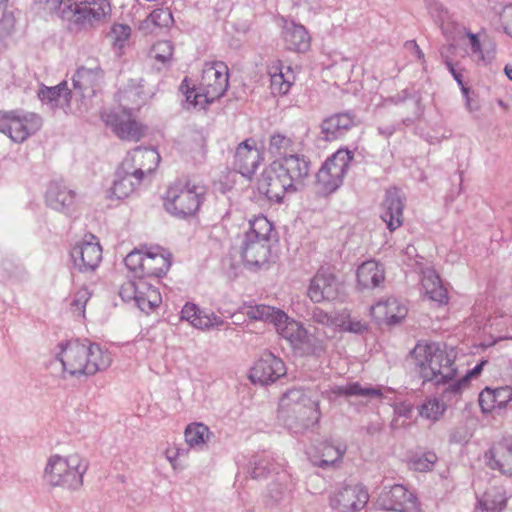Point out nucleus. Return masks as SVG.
<instances>
[{"mask_svg":"<svg viewBox=\"0 0 512 512\" xmlns=\"http://www.w3.org/2000/svg\"><path fill=\"white\" fill-rule=\"evenodd\" d=\"M149 19L157 27H168L173 22L172 12L169 8H157L154 9Z\"/></svg>","mask_w":512,"mask_h":512,"instance_id":"603ef678","label":"nucleus"},{"mask_svg":"<svg viewBox=\"0 0 512 512\" xmlns=\"http://www.w3.org/2000/svg\"><path fill=\"white\" fill-rule=\"evenodd\" d=\"M283 171L274 160L263 170L258 179L260 193L276 203H280L287 192L297 191L290 178Z\"/></svg>","mask_w":512,"mask_h":512,"instance_id":"9d476101","label":"nucleus"},{"mask_svg":"<svg viewBox=\"0 0 512 512\" xmlns=\"http://www.w3.org/2000/svg\"><path fill=\"white\" fill-rule=\"evenodd\" d=\"M88 462L78 453L66 457L55 454L48 458L44 477L53 487L77 490L83 485Z\"/></svg>","mask_w":512,"mask_h":512,"instance_id":"20e7f679","label":"nucleus"},{"mask_svg":"<svg viewBox=\"0 0 512 512\" xmlns=\"http://www.w3.org/2000/svg\"><path fill=\"white\" fill-rule=\"evenodd\" d=\"M62 95L66 99H68V96L71 95V91L68 89L66 81H63L53 87H47L43 85L38 92L39 99L42 102L50 104L51 106H56L58 104L59 98Z\"/></svg>","mask_w":512,"mask_h":512,"instance_id":"ea45409f","label":"nucleus"},{"mask_svg":"<svg viewBox=\"0 0 512 512\" xmlns=\"http://www.w3.org/2000/svg\"><path fill=\"white\" fill-rule=\"evenodd\" d=\"M135 108L121 106L105 109L101 112L103 122L111 128H141L135 115Z\"/></svg>","mask_w":512,"mask_h":512,"instance_id":"bb28decb","label":"nucleus"},{"mask_svg":"<svg viewBox=\"0 0 512 512\" xmlns=\"http://www.w3.org/2000/svg\"><path fill=\"white\" fill-rule=\"evenodd\" d=\"M7 135L13 142L21 143L25 141L30 135V130H0Z\"/></svg>","mask_w":512,"mask_h":512,"instance_id":"69168bd1","label":"nucleus"},{"mask_svg":"<svg viewBox=\"0 0 512 512\" xmlns=\"http://www.w3.org/2000/svg\"><path fill=\"white\" fill-rule=\"evenodd\" d=\"M358 285L363 289L379 287L385 280L383 266L375 260L363 262L357 269Z\"/></svg>","mask_w":512,"mask_h":512,"instance_id":"cd10ccee","label":"nucleus"},{"mask_svg":"<svg viewBox=\"0 0 512 512\" xmlns=\"http://www.w3.org/2000/svg\"><path fill=\"white\" fill-rule=\"evenodd\" d=\"M377 505L386 511L419 512L420 510L416 496L400 484L385 487L378 496Z\"/></svg>","mask_w":512,"mask_h":512,"instance_id":"ddd939ff","label":"nucleus"},{"mask_svg":"<svg viewBox=\"0 0 512 512\" xmlns=\"http://www.w3.org/2000/svg\"><path fill=\"white\" fill-rule=\"evenodd\" d=\"M445 410L446 405L443 401L437 398H429L419 407V414L425 419L437 421L442 417Z\"/></svg>","mask_w":512,"mask_h":512,"instance_id":"37998d69","label":"nucleus"},{"mask_svg":"<svg viewBox=\"0 0 512 512\" xmlns=\"http://www.w3.org/2000/svg\"><path fill=\"white\" fill-rule=\"evenodd\" d=\"M310 342L304 343L300 345L301 347H306L309 353L315 356H321L325 352V343L323 339H320L314 335L309 334Z\"/></svg>","mask_w":512,"mask_h":512,"instance_id":"4d7b16f0","label":"nucleus"},{"mask_svg":"<svg viewBox=\"0 0 512 512\" xmlns=\"http://www.w3.org/2000/svg\"><path fill=\"white\" fill-rule=\"evenodd\" d=\"M68 8L73 12L74 22L82 25L100 21L111 10L107 0H71Z\"/></svg>","mask_w":512,"mask_h":512,"instance_id":"2eb2a0df","label":"nucleus"},{"mask_svg":"<svg viewBox=\"0 0 512 512\" xmlns=\"http://www.w3.org/2000/svg\"><path fill=\"white\" fill-rule=\"evenodd\" d=\"M404 202L397 188L387 190L382 204L381 219L390 231L396 230L403 223Z\"/></svg>","mask_w":512,"mask_h":512,"instance_id":"412c9836","label":"nucleus"},{"mask_svg":"<svg viewBox=\"0 0 512 512\" xmlns=\"http://www.w3.org/2000/svg\"><path fill=\"white\" fill-rule=\"evenodd\" d=\"M352 160V152L345 149L328 157L316 173L317 192L325 197L335 193L342 186Z\"/></svg>","mask_w":512,"mask_h":512,"instance_id":"6e6552de","label":"nucleus"},{"mask_svg":"<svg viewBox=\"0 0 512 512\" xmlns=\"http://www.w3.org/2000/svg\"><path fill=\"white\" fill-rule=\"evenodd\" d=\"M369 501L367 490L360 484H345L329 495V506L338 512H359Z\"/></svg>","mask_w":512,"mask_h":512,"instance_id":"9b49d317","label":"nucleus"},{"mask_svg":"<svg viewBox=\"0 0 512 512\" xmlns=\"http://www.w3.org/2000/svg\"><path fill=\"white\" fill-rule=\"evenodd\" d=\"M361 125L360 119L352 112H341L326 117L321 128H351Z\"/></svg>","mask_w":512,"mask_h":512,"instance_id":"a19ab883","label":"nucleus"},{"mask_svg":"<svg viewBox=\"0 0 512 512\" xmlns=\"http://www.w3.org/2000/svg\"><path fill=\"white\" fill-rule=\"evenodd\" d=\"M250 465V475L256 480L264 479L272 473L280 472L278 465L268 456L255 457L250 462Z\"/></svg>","mask_w":512,"mask_h":512,"instance_id":"58836bf2","label":"nucleus"},{"mask_svg":"<svg viewBox=\"0 0 512 512\" xmlns=\"http://www.w3.org/2000/svg\"><path fill=\"white\" fill-rule=\"evenodd\" d=\"M206 188L194 181H177L170 185L163 197V205L172 216L185 219L194 216L202 205Z\"/></svg>","mask_w":512,"mask_h":512,"instance_id":"39448f33","label":"nucleus"},{"mask_svg":"<svg viewBox=\"0 0 512 512\" xmlns=\"http://www.w3.org/2000/svg\"><path fill=\"white\" fill-rule=\"evenodd\" d=\"M145 274L146 277L160 278L166 274L171 266L170 255L157 248L156 251H148L145 253Z\"/></svg>","mask_w":512,"mask_h":512,"instance_id":"7c9ffc66","label":"nucleus"},{"mask_svg":"<svg viewBox=\"0 0 512 512\" xmlns=\"http://www.w3.org/2000/svg\"><path fill=\"white\" fill-rule=\"evenodd\" d=\"M343 329L345 331H349L352 333L361 334L368 329V326L365 322H362L360 320L351 319L348 322L343 324Z\"/></svg>","mask_w":512,"mask_h":512,"instance_id":"0e129e2a","label":"nucleus"},{"mask_svg":"<svg viewBox=\"0 0 512 512\" xmlns=\"http://www.w3.org/2000/svg\"><path fill=\"white\" fill-rule=\"evenodd\" d=\"M74 268L80 272H92L102 260V248L99 243L82 242L71 250Z\"/></svg>","mask_w":512,"mask_h":512,"instance_id":"aec40b11","label":"nucleus"},{"mask_svg":"<svg viewBox=\"0 0 512 512\" xmlns=\"http://www.w3.org/2000/svg\"><path fill=\"white\" fill-rule=\"evenodd\" d=\"M116 136L128 142H137L143 137V130H113Z\"/></svg>","mask_w":512,"mask_h":512,"instance_id":"052dcab7","label":"nucleus"},{"mask_svg":"<svg viewBox=\"0 0 512 512\" xmlns=\"http://www.w3.org/2000/svg\"><path fill=\"white\" fill-rule=\"evenodd\" d=\"M426 7L435 23L439 25L443 33H446L447 29L445 28V24L449 23L450 20L448 10L437 0H426Z\"/></svg>","mask_w":512,"mask_h":512,"instance_id":"c03bdc74","label":"nucleus"},{"mask_svg":"<svg viewBox=\"0 0 512 512\" xmlns=\"http://www.w3.org/2000/svg\"><path fill=\"white\" fill-rule=\"evenodd\" d=\"M283 172L292 181V185L298 190L304 185V181L310 176L311 161L302 154H289L275 160Z\"/></svg>","mask_w":512,"mask_h":512,"instance_id":"a211bd4d","label":"nucleus"},{"mask_svg":"<svg viewBox=\"0 0 512 512\" xmlns=\"http://www.w3.org/2000/svg\"><path fill=\"white\" fill-rule=\"evenodd\" d=\"M495 394V401L497 408L504 407L509 401L512 400V387L504 386L493 389Z\"/></svg>","mask_w":512,"mask_h":512,"instance_id":"13d9d810","label":"nucleus"},{"mask_svg":"<svg viewBox=\"0 0 512 512\" xmlns=\"http://www.w3.org/2000/svg\"><path fill=\"white\" fill-rule=\"evenodd\" d=\"M371 315L380 323L394 325L406 317L407 308L396 298L390 297L372 306Z\"/></svg>","mask_w":512,"mask_h":512,"instance_id":"5701e85b","label":"nucleus"},{"mask_svg":"<svg viewBox=\"0 0 512 512\" xmlns=\"http://www.w3.org/2000/svg\"><path fill=\"white\" fill-rule=\"evenodd\" d=\"M320 392L316 388L289 389L280 400V407L286 411V427L298 433L316 424L321 416Z\"/></svg>","mask_w":512,"mask_h":512,"instance_id":"7ed1b4c3","label":"nucleus"},{"mask_svg":"<svg viewBox=\"0 0 512 512\" xmlns=\"http://www.w3.org/2000/svg\"><path fill=\"white\" fill-rule=\"evenodd\" d=\"M46 203L54 210L69 213L75 204L76 193L61 182L53 181L46 191Z\"/></svg>","mask_w":512,"mask_h":512,"instance_id":"b1692460","label":"nucleus"},{"mask_svg":"<svg viewBox=\"0 0 512 512\" xmlns=\"http://www.w3.org/2000/svg\"><path fill=\"white\" fill-rule=\"evenodd\" d=\"M486 465L503 475L512 476V439L503 438L485 452Z\"/></svg>","mask_w":512,"mask_h":512,"instance_id":"f3484780","label":"nucleus"},{"mask_svg":"<svg viewBox=\"0 0 512 512\" xmlns=\"http://www.w3.org/2000/svg\"><path fill=\"white\" fill-rule=\"evenodd\" d=\"M495 400L496 399L493 389L488 387L479 394V405L483 412H490L497 408Z\"/></svg>","mask_w":512,"mask_h":512,"instance_id":"6e6d98bb","label":"nucleus"},{"mask_svg":"<svg viewBox=\"0 0 512 512\" xmlns=\"http://www.w3.org/2000/svg\"><path fill=\"white\" fill-rule=\"evenodd\" d=\"M247 316L250 319L262 320L274 324L277 332L294 346L310 342V336L302 323L290 318L282 310L268 305L249 307Z\"/></svg>","mask_w":512,"mask_h":512,"instance_id":"0eeeda50","label":"nucleus"},{"mask_svg":"<svg viewBox=\"0 0 512 512\" xmlns=\"http://www.w3.org/2000/svg\"><path fill=\"white\" fill-rule=\"evenodd\" d=\"M104 78V71L95 61L90 66H82L77 69L73 76V88L79 91L81 96L94 95L95 88L99 86Z\"/></svg>","mask_w":512,"mask_h":512,"instance_id":"4be33fe9","label":"nucleus"},{"mask_svg":"<svg viewBox=\"0 0 512 512\" xmlns=\"http://www.w3.org/2000/svg\"><path fill=\"white\" fill-rule=\"evenodd\" d=\"M293 146L294 140L292 137L278 131L270 136L268 149L270 153L284 157L293 151Z\"/></svg>","mask_w":512,"mask_h":512,"instance_id":"79ce46f5","label":"nucleus"},{"mask_svg":"<svg viewBox=\"0 0 512 512\" xmlns=\"http://www.w3.org/2000/svg\"><path fill=\"white\" fill-rule=\"evenodd\" d=\"M311 320L314 322V323H317L319 325H322L323 327H328V328H332V327H335L338 325L337 323V319L328 314L327 312H325L324 310H322L321 308H318V307H314L312 310H311Z\"/></svg>","mask_w":512,"mask_h":512,"instance_id":"864d4df0","label":"nucleus"},{"mask_svg":"<svg viewBox=\"0 0 512 512\" xmlns=\"http://www.w3.org/2000/svg\"><path fill=\"white\" fill-rule=\"evenodd\" d=\"M285 374L284 362L274 354L266 352L251 368L249 378L253 383L268 385Z\"/></svg>","mask_w":512,"mask_h":512,"instance_id":"4468645a","label":"nucleus"},{"mask_svg":"<svg viewBox=\"0 0 512 512\" xmlns=\"http://www.w3.org/2000/svg\"><path fill=\"white\" fill-rule=\"evenodd\" d=\"M338 292L339 284L336 277L320 270L311 279L307 294L314 303H320L324 300H334Z\"/></svg>","mask_w":512,"mask_h":512,"instance_id":"6ab92c4d","label":"nucleus"},{"mask_svg":"<svg viewBox=\"0 0 512 512\" xmlns=\"http://www.w3.org/2000/svg\"><path fill=\"white\" fill-rule=\"evenodd\" d=\"M272 223L263 215L249 221L241 244V256L249 266H261L268 261L271 246Z\"/></svg>","mask_w":512,"mask_h":512,"instance_id":"423d86ee","label":"nucleus"},{"mask_svg":"<svg viewBox=\"0 0 512 512\" xmlns=\"http://www.w3.org/2000/svg\"><path fill=\"white\" fill-rule=\"evenodd\" d=\"M347 446L344 443L333 444L325 441L321 444L319 461L314 464L322 469L336 468L342 462Z\"/></svg>","mask_w":512,"mask_h":512,"instance_id":"c756f323","label":"nucleus"},{"mask_svg":"<svg viewBox=\"0 0 512 512\" xmlns=\"http://www.w3.org/2000/svg\"><path fill=\"white\" fill-rule=\"evenodd\" d=\"M145 290L143 278H137L134 281H127L120 287L119 295L125 302L134 301L137 305L138 291Z\"/></svg>","mask_w":512,"mask_h":512,"instance_id":"de8ad7c7","label":"nucleus"},{"mask_svg":"<svg viewBox=\"0 0 512 512\" xmlns=\"http://www.w3.org/2000/svg\"><path fill=\"white\" fill-rule=\"evenodd\" d=\"M142 182V179L134 178V174L127 173L124 170V165L121 163L115 173L113 185L109 190V198L118 200L128 198Z\"/></svg>","mask_w":512,"mask_h":512,"instance_id":"a878e982","label":"nucleus"},{"mask_svg":"<svg viewBox=\"0 0 512 512\" xmlns=\"http://www.w3.org/2000/svg\"><path fill=\"white\" fill-rule=\"evenodd\" d=\"M436 461V454L434 452H427L412 458L410 460V467L416 471L425 472L431 470Z\"/></svg>","mask_w":512,"mask_h":512,"instance_id":"3c124183","label":"nucleus"},{"mask_svg":"<svg viewBox=\"0 0 512 512\" xmlns=\"http://www.w3.org/2000/svg\"><path fill=\"white\" fill-rule=\"evenodd\" d=\"M468 384L466 378H462L456 382L451 383L443 392L445 397H448L449 394H453L454 396L459 395L464 386Z\"/></svg>","mask_w":512,"mask_h":512,"instance_id":"338daca9","label":"nucleus"},{"mask_svg":"<svg viewBox=\"0 0 512 512\" xmlns=\"http://www.w3.org/2000/svg\"><path fill=\"white\" fill-rule=\"evenodd\" d=\"M332 393L337 396L376 398L382 396V391L374 387H362L358 382L347 383L332 388Z\"/></svg>","mask_w":512,"mask_h":512,"instance_id":"c9c22d12","label":"nucleus"},{"mask_svg":"<svg viewBox=\"0 0 512 512\" xmlns=\"http://www.w3.org/2000/svg\"><path fill=\"white\" fill-rule=\"evenodd\" d=\"M209 428L202 423H193L185 429V441L190 448L202 449L209 438Z\"/></svg>","mask_w":512,"mask_h":512,"instance_id":"e433bc0d","label":"nucleus"},{"mask_svg":"<svg viewBox=\"0 0 512 512\" xmlns=\"http://www.w3.org/2000/svg\"><path fill=\"white\" fill-rule=\"evenodd\" d=\"M125 266L137 274L138 278H144L145 274V253L141 251H132L124 259Z\"/></svg>","mask_w":512,"mask_h":512,"instance_id":"a18cd8bd","label":"nucleus"},{"mask_svg":"<svg viewBox=\"0 0 512 512\" xmlns=\"http://www.w3.org/2000/svg\"><path fill=\"white\" fill-rule=\"evenodd\" d=\"M469 439L470 434L468 433V431L463 427H459L451 432L449 441L451 443L463 444L467 443Z\"/></svg>","mask_w":512,"mask_h":512,"instance_id":"e2e57ef3","label":"nucleus"},{"mask_svg":"<svg viewBox=\"0 0 512 512\" xmlns=\"http://www.w3.org/2000/svg\"><path fill=\"white\" fill-rule=\"evenodd\" d=\"M90 299V292L87 288L79 289L71 303L72 308L75 311L84 312V308L88 300Z\"/></svg>","mask_w":512,"mask_h":512,"instance_id":"bf43d9fd","label":"nucleus"},{"mask_svg":"<svg viewBox=\"0 0 512 512\" xmlns=\"http://www.w3.org/2000/svg\"><path fill=\"white\" fill-rule=\"evenodd\" d=\"M422 286L429 299L440 304L447 303L448 297L446 289L443 287L441 279L435 271L428 270L423 273Z\"/></svg>","mask_w":512,"mask_h":512,"instance_id":"2f4dec72","label":"nucleus"},{"mask_svg":"<svg viewBox=\"0 0 512 512\" xmlns=\"http://www.w3.org/2000/svg\"><path fill=\"white\" fill-rule=\"evenodd\" d=\"M63 370L72 377L92 376L106 370L112 362L111 355L95 343L78 340L61 345L58 354Z\"/></svg>","mask_w":512,"mask_h":512,"instance_id":"f03ea898","label":"nucleus"},{"mask_svg":"<svg viewBox=\"0 0 512 512\" xmlns=\"http://www.w3.org/2000/svg\"><path fill=\"white\" fill-rule=\"evenodd\" d=\"M283 38L287 49L305 52L310 48V36L303 25L291 23L285 26Z\"/></svg>","mask_w":512,"mask_h":512,"instance_id":"c85d7f7f","label":"nucleus"},{"mask_svg":"<svg viewBox=\"0 0 512 512\" xmlns=\"http://www.w3.org/2000/svg\"><path fill=\"white\" fill-rule=\"evenodd\" d=\"M456 355L453 347L424 340L419 341L410 352L423 382H432L435 385L446 384L454 379L457 372Z\"/></svg>","mask_w":512,"mask_h":512,"instance_id":"f257e3e1","label":"nucleus"},{"mask_svg":"<svg viewBox=\"0 0 512 512\" xmlns=\"http://www.w3.org/2000/svg\"><path fill=\"white\" fill-rule=\"evenodd\" d=\"M262 159V153L256 147L255 141L247 139L238 145L233 165L242 176L250 178L256 172Z\"/></svg>","mask_w":512,"mask_h":512,"instance_id":"dca6fc26","label":"nucleus"},{"mask_svg":"<svg viewBox=\"0 0 512 512\" xmlns=\"http://www.w3.org/2000/svg\"><path fill=\"white\" fill-rule=\"evenodd\" d=\"M290 76L293 77L292 71L290 67H288L286 74H279L278 76H274V78H271L270 88L272 93L277 95L286 94L292 85V80L290 79Z\"/></svg>","mask_w":512,"mask_h":512,"instance_id":"09e8293b","label":"nucleus"},{"mask_svg":"<svg viewBox=\"0 0 512 512\" xmlns=\"http://www.w3.org/2000/svg\"><path fill=\"white\" fill-rule=\"evenodd\" d=\"M181 319L190 322L198 329L218 328L224 324V321L213 312H207L200 309L193 303H186L181 310Z\"/></svg>","mask_w":512,"mask_h":512,"instance_id":"393cba45","label":"nucleus"},{"mask_svg":"<svg viewBox=\"0 0 512 512\" xmlns=\"http://www.w3.org/2000/svg\"><path fill=\"white\" fill-rule=\"evenodd\" d=\"M0 121L5 123H17L20 128L39 127L42 125V118L34 112H27L22 109L4 111L0 110Z\"/></svg>","mask_w":512,"mask_h":512,"instance_id":"473e14b6","label":"nucleus"},{"mask_svg":"<svg viewBox=\"0 0 512 512\" xmlns=\"http://www.w3.org/2000/svg\"><path fill=\"white\" fill-rule=\"evenodd\" d=\"M276 475L277 478L268 486V497L275 502L283 499L292 486L291 477L286 471L276 472Z\"/></svg>","mask_w":512,"mask_h":512,"instance_id":"4c0bfd02","label":"nucleus"},{"mask_svg":"<svg viewBox=\"0 0 512 512\" xmlns=\"http://www.w3.org/2000/svg\"><path fill=\"white\" fill-rule=\"evenodd\" d=\"M160 159L156 149L137 147L127 154L122 164L127 173L134 174V178L144 181L157 169Z\"/></svg>","mask_w":512,"mask_h":512,"instance_id":"f8f14e48","label":"nucleus"},{"mask_svg":"<svg viewBox=\"0 0 512 512\" xmlns=\"http://www.w3.org/2000/svg\"><path fill=\"white\" fill-rule=\"evenodd\" d=\"M445 64H446V67L448 68L449 72L452 74L453 78L456 80V82L461 86L462 88V92L464 94H467L469 92V89L466 88L463 84V80H462V74L460 72H458L455 68H454V65L453 63L446 59L445 60Z\"/></svg>","mask_w":512,"mask_h":512,"instance_id":"774afa93","label":"nucleus"},{"mask_svg":"<svg viewBox=\"0 0 512 512\" xmlns=\"http://www.w3.org/2000/svg\"><path fill=\"white\" fill-rule=\"evenodd\" d=\"M506 506V497L498 489L488 490L478 500L476 512H501Z\"/></svg>","mask_w":512,"mask_h":512,"instance_id":"f704fd0d","label":"nucleus"},{"mask_svg":"<svg viewBox=\"0 0 512 512\" xmlns=\"http://www.w3.org/2000/svg\"><path fill=\"white\" fill-rule=\"evenodd\" d=\"M187 78H185L180 86L181 91H183L186 99V103L189 106H193L194 108L199 107L205 109L210 102L204 101V92L201 90H196L195 88H190L187 84Z\"/></svg>","mask_w":512,"mask_h":512,"instance_id":"49530a36","label":"nucleus"},{"mask_svg":"<svg viewBox=\"0 0 512 512\" xmlns=\"http://www.w3.org/2000/svg\"><path fill=\"white\" fill-rule=\"evenodd\" d=\"M441 130H420L419 136L430 144H436L448 136L440 133Z\"/></svg>","mask_w":512,"mask_h":512,"instance_id":"680f3d73","label":"nucleus"},{"mask_svg":"<svg viewBox=\"0 0 512 512\" xmlns=\"http://www.w3.org/2000/svg\"><path fill=\"white\" fill-rule=\"evenodd\" d=\"M114 46L122 48L131 36V27L127 24H114L109 33Z\"/></svg>","mask_w":512,"mask_h":512,"instance_id":"8fccbe9b","label":"nucleus"},{"mask_svg":"<svg viewBox=\"0 0 512 512\" xmlns=\"http://www.w3.org/2000/svg\"><path fill=\"white\" fill-rule=\"evenodd\" d=\"M143 285L145 286V290L138 291L137 307L145 313H150L155 308L159 307L162 302V297L158 289L145 278H143Z\"/></svg>","mask_w":512,"mask_h":512,"instance_id":"72a5a7b5","label":"nucleus"},{"mask_svg":"<svg viewBox=\"0 0 512 512\" xmlns=\"http://www.w3.org/2000/svg\"><path fill=\"white\" fill-rule=\"evenodd\" d=\"M153 51L155 52L154 58L162 63L170 61L173 55V47L168 41L158 42L154 45Z\"/></svg>","mask_w":512,"mask_h":512,"instance_id":"5fc2aeb1","label":"nucleus"},{"mask_svg":"<svg viewBox=\"0 0 512 512\" xmlns=\"http://www.w3.org/2000/svg\"><path fill=\"white\" fill-rule=\"evenodd\" d=\"M229 86V69L221 61L206 63L202 69L199 90L204 92V101L212 103L221 98Z\"/></svg>","mask_w":512,"mask_h":512,"instance_id":"1a4fd4ad","label":"nucleus"}]
</instances>
